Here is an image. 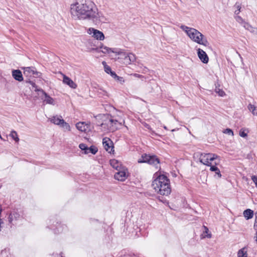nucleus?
<instances>
[{
	"label": "nucleus",
	"instance_id": "1",
	"mask_svg": "<svg viewBox=\"0 0 257 257\" xmlns=\"http://www.w3.org/2000/svg\"><path fill=\"white\" fill-rule=\"evenodd\" d=\"M97 9L91 0H80L71 5V13L75 19L95 21L98 16Z\"/></svg>",
	"mask_w": 257,
	"mask_h": 257
},
{
	"label": "nucleus",
	"instance_id": "2",
	"mask_svg": "<svg viewBox=\"0 0 257 257\" xmlns=\"http://www.w3.org/2000/svg\"><path fill=\"white\" fill-rule=\"evenodd\" d=\"M155 192L162 195H168L171 192L170 180L165 175H160L152 182Z\"/></svg>",
	"mask_w": 257,
	"mask_h": 257
},
{
	"label": "nucleus",
	"instance_id": "3",
	"mask_svg": "<svg viewBox=\"0 0 257 257\" xmlns=\"http://www.w3.org/2000/svg\"><path fill=\"white\" fill-rule=\"evenodd\" d=\"M200 162L203 164L210 166V170L215 172L218 178L221 177L219 169L216 166L219 163V157L215 154L201 153L199 157Z\"/></svg>",
	"mask_w": 257,
	"mask_h": 257
},
{
	"label": "nucleus",
	"instance_id": "4",
	"mask_svg": "<svg viewBox=\"0 0 257 257\" xmlns=\"http://www.w3.org/2000/svg\"><path fill=\"white\" fill-rule=\"evenodd\" d=\"M180 28L186 32L188 36L194 42L205 46L209 45V42L205 36L197 30L182 25Z\"/></svg>",
	"mask_w": 257,
	"mask_h": 257
},
{
	"label": "nucleus",
	"instance_id": "5",
	"mask_svg": "<svg viewBox=\"0 0 257 257\" xmlns=\"http://www.w3.org/2000/svg\"><path fill=\"white\" fill-rule=\"evenodd\" d=\"M124 123V120L119 121L114 119L111 115H107V118L101 124V126L109 132H113L119 128Z\"/></svg>",
	"mask_w": 257,
	"mask_h": 257
},
{
	"label": "nucleus",
	"instance_id": "6",
	"mask_svg": "<svg viewBox=\"0 0 257 257\" xmlns=\"http://www.w3.org/2000/svg\"><path fill=\"white\" fill-rule=\"evenodd\" d=\"M30 84L32 86L33 88H35L34 90L37 91L38 95L41 97L44 102L46 103L52 104H53L54 100L47 94L42 89H38L37 86L33 81H29Z\"/></svg>",
	"mask_w": 257,
	"mask_h": 257
},
{
	"label": "nucleus",
	"instance_id": "7",
	"mask_svg": "<svg viewBox=\"0 0 257 257\" xmlns=\"http://www.w3.org/2000/svg\"><path fill=\"white\" fill-rule=\"evenodd\" d=\"M138 163H147L150 165L156 166L160 163V160L155 155H150L144 154L141 159L138 160Z\"/></svg>",
	"mask_w": 257,
	"mask_h": 257
},
{
	"label": "nucleus",
	"instance_id": "8",
	"mask_svg": "<svg viewBox=\"0 0 257 257\" xmlns=\"http://www.w3.org/2000/svg\"><path fill=\"white\" fill-rule=\"evenodd\" d=\"M117 55L122 56L124 60V63L126 65L131 64L132 63L134 62L136 60V57L135 54L133 53H128L126 54L125 53L121 51H117Z\"/></svg>",
	"mask_w": 257,
	"mask_h": 257
},
{
	"label": "nucleus",
	"instance_id": "9",
	"mask_svg": "<svg viewBox=\"0 0 257 257\" xmlns=\"http://www.w3.org/2000/svg\"><path fill=\"white\" fill-rule=\"evenodd\" d=\"M127 169L122 167L119 168L115 173L114 177L116 180L120 181H124L127 178Z\"/></svg>",
	"mask_w": 257,
	"mask_h": 257
},
{
	"label": "nucleus",
	"instance_id": "10",
	"mask_svg": "<svg viewBox=\"0 0 257 257\" xmlns=\"http://www.w3.org/2000/svg\"><path fill=\"white\" fill-rule=\"evenodd\" d=\"M87 33L90 35L92 34V37L97 40H103L105 38L102 32L93 28H89Z\"/></svg>",
	"mask_w": 257,
	"mask_h": 257
},
{
	"label": "nucleus",
	"instance_id": "11",
	"mask_svg": "<svg viewBox=\"0 0 257 257\" xmlns=\"http://www.w3.org/2000/svg\"><path fill=\"white\" fill-rule=\"evenodd\" d=\"M102 144L105 150L109 153L114 152L113 144L111 140L108 138H104L102 140Z\"/></svg>",
	"mask_w": 257,
	"mask_h": 257
},
{
	"label": "nucleus",
	"instance_id": "12",
	"mask_svg": "<svg viewBox=\"0 0 257 257\" xmlns=\"http://www.w3.org/2000/svg\"><path fill=\"white\" fill-rule=\"evenodd\" d=\"M22 69L24 70V75L25 77L29 78V81H26L27 82L29 83V81H31L30 80V78H31L33 74H34V70L35 69V67H24L22 68Z\"/></svg>",
	"mask_w": 257,
	"mask_h": 257
},
{
	"label": "nucleus",
	"instance_id": "13",
	"mask_svg": "<svg viewBox=\"0 0 257 257\" xmlns=\"http://www.w3.org/2000/svg\"><path fill=\"white\" fill-rule=\"evenodd\" d=\"M197 51L198 56L201 62L207 64L209 61V58L206 52L200 48H198Z\"/></svg>",
	"mask_w": 257,
	"mask_h": 257
},
{
	"label": "nucleus",
	"instance_id": "14",
	"mask_svg": "<svg viewBox=\"0 0 257 257\" xmlns=\"http://www.w3.org/2000/svg\"><path fill=\"white\" fill-rule=\"evenodd\" d=\"M12 76L16 80L19 82H21L23 80L22 72L19 69L13 70Z\"/></svg>",
	"mask_w": 257,
	"mask_h": 257
},
{
	"label": "nucleus",
	"instance_id": "15",
	"mask_svg": "<svg viewBox=\"0 0 257 257\" xmlns=\"http://www.w3.org/2000/svg\"><path fill=\"white\" fill-rule=\"evenodd\" d=\"M63 82L64 83L67 84L72 88H76L77 87V85L72 80H71L70 78L66 76V75H64Z\"/></svg>",
	"mask_w": 257,
	"mask_h": 257
},
{
	"label": "nucleus",
	"instance_id": "16",
	"mask_svg": "<svg viewBox=\"0 0 257 257\" xmlns=\"http://www.w3.org/2000/svg\"><path fill=\"white\" fill-rule=\"evenodd\" d=\"M20 217L21 215L19 213L16 211H13L10 213L9 216V221L11 223H13V222L17 220L20 218Z\"/></svg>",
	"mask_w": 257,
	"mask_h": 257
},
{
	"label": "nucleus",
	"instance_id": "17",
	"mask_svg": "<svg viewBox=\"0 0 257 257\" xmlns=\"http://www.w3.org/2000/svg\"><path fill=\"white\" fill-rule=\"evenodd\" d=\"M99 49H102L101 51L104 54H109L110 52H112L114 53H116L117 55V52L114 51V49H112L111 48H110L106 46H104L103 45H101L99 48H97L96 50L98 51V50Z\"/></svg>",
	"mask_w": 257,
	"mask_h": 257
},
{
	"label": "nucleus",
	"instance_id": "18",
	"mask_svg": "<svg viewBox=\"0 0 257 257\" xmlns=\"http://www.w3.org/2000/svg\"><path fill=\"white\" fill-rule=\"evenodd\" d=\"M76 128L81 132H86L87 128L88 127L87 125L83 122H79L76 124Z\"/></svg>",
	"mask_w": 257,
	"mask_h": 257
},
{
	"label": "nucleus",
	"instance_id": "19",
	"mask_svg": "<svg viewBox=\"0 0 257 257\" xmlns=\"http://www.w3.org/2000/svg\"><path fill=\"white\" fill-rule=\"evenodd\" d=\"M243 214L246 219L248 220L252 218L253 216V211L250 209H247L243 211Z\"/></svg>",
	"mask_w": 257,
	"mask_h": 257
},
{
	"label": "nucleus",
	"instance_id": "20",
	"mask_svg": "<svg viewBox=\"0 0 257 257\" xmlns=\"http://www.w3.org/2000/svg\"><path fill=\"white\" fill-rule=\"evenodd\" d=\"M110 164L113 168L118 170L119 168H121L120 162H118L115 159H112L110 160Z\"/></svg>",
	"mask_w": 257,
	"mask_h": 257
},
{
	"label": "nucleus",
	"instance_id": "21",
	"mask_svg": "<svg viewBox=\"0 0 257 257\" xmlns=\"http://www.w3.org/2000/svg\"><path fill=\"white\" fill-rule=\"evenodd\" d=\"M51 121L57 125H61L62 122H64V119L55 116H54L51 118Z\"/></svg>",
	"mask_w": 257,
	"mask_h": 257
},
{
	"label": "nucleus",
	"instance_id": "22",
	"mask_svg": "<svg viewBox=\"0 0 257 257\" xmlns=\"http://www.w3.org/2000/svg\"><path fill=\"white\" fill-rule=\"evenodd\" d=\"M57 226L56 227V228H53V227H51V229L54 230V233H59L62 232L63 230V226L60 223H58L57 222Z\"/></svg>",
	"mask_w": 257,
	"mask_h": 257
},
{
	"label": "nucleus",
	"instance_id": "23",
	"mask_svg": "<svg viewBox=\"0 0 257 257\" xmlns=\"http://www.w3.org/2000/svg\"><path fill=\"white\" fill-rule=\"evenodd\" d=\"M247 108L253 115L257 116V106L250 103L248 104Z\"/></svg>",
	"mask_w": 257,
	"mask_h": 257
},
{
	"label": "nucleus",
	"instance_id": "24",
	"mask_svg": "<svg viewBox=\"0 0 257 257\" xmlns=\"http://www.w3.org/2000/svg\"><path fill=\"white\" fill-rule=\"evenodd\" d=\"M238 257H247L246 251L245 250V248H242L239 249L237 252Z\"/></svg>",
	"mask_w": 257,
	"mask_h": 257
},
{
	"label": "nucleus",
	"instance_id": "25",
	"mask_svg": "<svg viewBox=\"0 0 257 257\" xmlns=\"http://www.w3.org/2000/svg\"><path fill=\"white\" fill-rule=\"evenodd\" d=\"M10 136L16 142L19 141V138L18 137L17 133L15 131H12L10 134Z\"/></svg>",
	"mask_w": 257,
	"mask_h": 257
},
{
	"label": "nucleus",
	"instance_id": "26",
	"mask_svg": "<svg viewBox=\"0 0 257 257\" xmlns=\"http://www.w3.org/2000/svg\"><path fill=\"white\" fill-rule=\"evenodd\" d=\"M98 151L97 148L94 146H91L88 147V154L91 153L93 155H95Z\"/></svg>",
	"mask_w": 257,
	"mask_h": 257
},
{
	"label": "nucleus",
	"instance_id": "27",
	"mask_svg": "<svg viewBox=\"0 0 257 257\" xmlns=\"http://www.w3.org/2000/svg\"><path fill=\"white\" fill-rule=\"evenodd\" d=\"M79 147L81 150L84 151L85 154H88V147L86 144H80L79 145Z\"/></svg>",
	"mask_w": 257,
	"mask_h": 257
},
{
	"label": "nucleus",
	"instance_id": "28",
	"mask_svg": "<svg viewBox=\"0 0 257 257\" xmlns=\"http://www.w3.org/2000/svg\"><path fill=\"white\" fill-rule=\"evenodd\" d=\"M102 64L104 66L105 72L108 74H110L112 71L111 68L106 64L105 61L102 62Z\"/></svg>",
	"mask_w": 257,
	"mask_h": 257
},
{
	"label": "nucleus",
	"instance_id": "29",
	"mask_svg": "<svg viewBox=\"0 0 257 257\" xmlns=\"http://www.w3.org/2000/svg\"><path fill=\"white\" fill-rule=\"evenodd\" d=\"M215 92L220 96H223L225 94L224 91L219 88H216Z\"/></svg>",
	"mask_w": 257,
	"mask_h": 257
},
{
	"label": "nucleus",
	"instance_id": "30",
	"mask_svg": "<svg viewBox=\"0 0 257 257\" xmlns=\"http://www.w3.org/2000/svg\"><path fill=\"white\" fill-rule=\"evenodd\" d=\"M42 73L40 72H38L37 71L36 69L35 68L34 70V74H33V76L35 78H40L41 77Z\"/></svg>",
	"mask_w": 257,
	"mask_h": 257
},
{
	"label": "nucleus",
	"instance_id": "31",
	"mask_svg": "<svg viewBox=\"0 0 257 257\" xmlns=\"http://www.w3.org/2000/svg\"><path fill=\"white\" fill-rule=\"evenodd\" d=\"M223 133L228 134L229 135L233 136V132L230 128H226L223 131Z\"/></svg>",
	"mask_w": 257,
	"mask_h": 257
},
{
	"label": "nucleus",
	"instance_id": "32",
	"mask_svg": "<svg viewBox=\"0 0 257 257\" xmlns=\"http://www.w3.org/2000/svg\"><path fill=\"white\" fill-rule=\"evenodd\" d=\"M98 94L101 95L102 96H104V95L107 96V92L106 91H105L101 88L98 89Z\"/></svg>",
	"mask_w": 257,
	"mask_h": 257
},
{
	"label": "nucleus",
	"instance_id": "33",
	"mask_svg": "<svg viewBox=\"0 0 257 257\" xmlns=\"http://www.w3.org/2000/svg\"><path fill=\"white\" fill-rule=\"evenodd\" d=\"M0 257H8V252L6 249L2 250Z\"/></svg>",
	"mask_w": 257,
	"mask_h": 257
},
{
	"label": "nucleus",
	"instance_id": "34",
	"mask_svg": "<svg viewBox=\"0 0 257 257\" xmlns=\"http://www.w3.org/2000/svg\"><path fill=\"white\" fill-rule=\"evenodd\" d=\"M61 125L66 130H67L68 131L70 130V125H69V124L68 123L66 122L65 121H64V122L62 123Z\"/></svg>",
	"mask_w": 257,
	"mask_h": 257
},
{
	"label": "nucleus",
	"instance_id": "35",
	"mask_svg": "<svg viewBox=\"0 0 257 257\" xmlns=\"http://www.w3.org/2000/svg\"><path fill=\"white\" fill-rule=\"evenodd\" d=\"M239 135L240 137H243V138H245V137H247V134L246 133H245V131L244 130L240 131Z\"/></svg>",
	"mask_w": 257,
	"mask_h": 257
},
{
	"label": "nucleus",
	"instance_id": "36",
	"mask_svg": "<svg viewBox=\"0 0 257 257\" xmlns=\"http://www.w3.org/2000/svg\"><path fill=\"white\" fill-rule=\"evenodd\" d=\"M251 180L254 183L255 187H257V176H252L251 177Z\"/></svg>",
	"mask_w": 257,
	"mask_h": 257
},
{
	"label": "nucleus",
	"instance_id": "37",
	"mask_svg": "<svg viewBox=\"0 0 257 257\" xmlns=\"http://www.w3.org/2000/svg\"><path fill=\"white\" fill-rule=\"evenodd\" d=\"M235 19H236V21H237L239 23H241L243 22V19L240 16H236L235 17Z\"/></svg>",
	"mask_w": 257,
	"mask_h": 257
},
{
	"label": "nucleus",
	"instance_id": "38",
	"mask_svg": "<svg viewBox=\"0 0 257 257\" xmlns=\"http://www.w3.org/2000/svg\"><path fill=\"white\" fill-rule=\"evenodd\" d=\"M115 79H116L117 81H119L121 83H122L124 82V80L123 77H120L118 76H117V77H116V78Z\"/></svg>",
	"mask_w": 257,
	"mask_h": 257
},
{
	"label": "nucleus",
	"instance_id": "39",
	"mask_svg": "<svg viewBox=\"0 0 257 257\" xmlns=\"http://www.w3.org/2000/svg\"><path fill=\"white\" fill-rule=\"evenodd\" d=\"M110 75L113 77L114 78V79H116V77H117V75H116V74L115 73V72L114 71H112L110 73Z\"/></svg>",
	"mask_w": 257,
	"mask_h": 257
},
{
	"label": "nucleus",
	"instance_id": "40",
	"mask_svg": "<svg viewBox=\"0 0 257 257\" xmlns=\"http://www.w3.org/2000/svg\"><path fill=\"white\" fill-rule=\"evenodd\" d=\"M253 228L256 231H257V221H254Z\"/></svg>",
	"mask_w": 257,
	"mask_h": 257
},
{
	"label": "nucleus",
	"instance_id": "41",
	"mask_svg": "<svg viewBox=\"0 0 257 257\" xmlns=\"http://www.w3.org/2000/svg\"><path fill=\"white\" fill-rule=\"evenodd\" d=\"M203 227L204 228V232L207 233L209 231L208 228L205 226H203Z\"/></svg>",
	"mask_w": 257,
	"mask_h": 257
},
{
	"label": "nucleus",
	"instance_id": "42",
	"mask_svg": "<svg viewBox=\"0 0 257 257\" xmlns=\"http://www.w3.org/2000/svg\"><path fill=\"white\" fill-rule=\"evenodd\" d=\"M234 6L236 8L237 10L239 9L240 10L241 7L239 4L236 3Z\"/></svg>",
	"mask_w": 257,
	"mask_h": 257
},
{
	"label": "nucleus",
	"instance_id": "43",
	"mask_svg": "<svg viewBox=\"0 0 257 257\" xmlns=\"http://www.w3.org/2000/svg\"><path fill=\"white\" fill-rule=\"evenodd\" d=\"M240 11V10L239 9L235 10L234 12L235 15H237L238 14H239Z\"/></svg>",
	"mask_w": 257,
	"mask_h": 257
},
{
	"label": "nucleus",
	"instance_id": "44",
	"mask_svg": "<svg viewBox=\"0 0 257 257\" xmlns=\"http://www.w3.org/2000/svg\"><path fill=\"white\" fill-rule=\"evenodd\" d=\"M134 75L136 76V77H139V78H141L142 76L140 74H135Z\"/></svg>",
	"mask_w": 257,
	"mask_h": 257
},
{
	"label": "nucleus",
	"instance_id": "45",
	"mask_svg": "<svg viewBox=\"0 0 257 257\" xmlns=\"http://www.w3.org/2000/svg\"><path fill=\"white\" fill-rule=\"evenodd\" d=\"M255 221H257V211L255 212Z\"/></svg>",
	"mask_w": 257,
	"mask_h": 257
},
{
	"label": "nucleus",
	"instance_id": "46",
	"mask_svg": "<svg viewBox=\"0 0 257 257\" xmlns=\"http://www.w3.org/2000/svg\"><path fill=\"white\" fill-rule=\"evenodd\" d=\"M206 236L208 238H210L211 235L210 234H208L206 235Z\"/></svg>",
	"mask_w": 257,
	"mask_h": 257
},
{
	"label": "nucleus",
	"instance_id": "47",
	"mask_svg": "<svg viewBox=\"0 0 257 257\" xmlns=\"http://www.w3.org/2000/svg\"><path fill=\"white\" fill-rule=\"evenodd\" d=\"M256 241H257V231L256 232Z\"/></svg>",
	"mask_w": 257,
	"mask_h": 257
},
{
	"label": "nucleus",
	"instance_id": "48",
	"mask_svg": "<svg viewBox=\"0 0 257 257\" xmlns=\"http://www.w3.org/2000/svg\"><path fill=\"white\" fill-rule=\"evenodd\" d=\"M164 127L165 129H167L166 126H165Z\"/></svg>",
	"mask_w": 257,
	"mask_h": 257
},
{
	"label": "nucleus",
	"instance_id": "49",
	"mask_svg": "<svg viewBox=\"0 0 257 257\" xmlns=\"http://www.w3.org/2000/svg\"><path fill=\"white\" fill-rule=\"evenodd\" d=\"M180 1H181V0H179Z\"/></svg>",
	"mask_w": 257,
	"mask_h": 257
}]
</instances>
